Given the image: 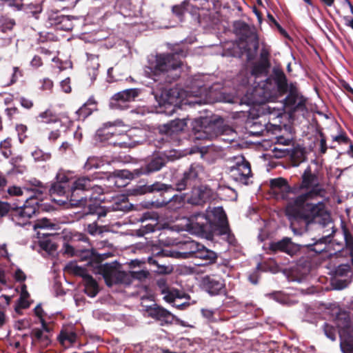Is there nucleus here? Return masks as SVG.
<instances>
[{
	"mask_svg": "<svg viewBox=\"0 0 353 353\" xmlns=\"http://www.w3.org/2000/svg\"><path fill=\"white\" fill-rule=\"evenodd\" d=\"M288 93L279 106L268 105L265 110L272 118L283 116L285 105L300 107L304 105L305 99L300 95L296 83H288L284 72L279 68H274L272 74L261 85L253 89L249 101L252 103H263L268 101H274L278 97Z\"/></svg>",
	"mask_w": 353,
	"mask_h": 353,
	"instance_id": "obj_1",
	"label": "nucleus"
},
{
	"mask_svg": "<svg viewBox=\"0 0 353 353\" xmlns=\"http://www.w3.org/2000/svg\"><path fill=\"white\" fill-rule=\"evenodd\" d=\"M301 188L305 189L306 192L291 199L286 206V215L290 219H303L308 221L318 216H324L325 219L329 218L323 201L312 203L313 200L325 197L326 191L309 167L302 175Z\"/></svg>",
	"mask_w": 353,
	"mask_h": 353,
	"instance_id": "obj_2",
	"label": "nucleus"
},
{
	"mask_svg": "<svg viewBox=\"0 0 353 353\" xmlns=\"http://www.w3.org/2000/svg\"><path fill=\"white\" fill-rule=\"evenodd\" d=\"M99 273L102 275L106 285L109 287L118 283L129 285L133 279L141 281L147 278L149 274L145 270L121 271L108 264L100 266Z\"/></svg>",
	"mask_w": 353,
	"mask_h": 353,
	"instance_id": "obj_3",
	"label": "nucleus"
},
{
	"mask_svg": "<svg viewBox=\"0 0 353 353\" xmlns=\"http://www.w3.org/2000/svg\"><path fill=\"white\" fill-rule=\"evenodd\" d=\"M181 63L174 54H161L157 55L155 64L151 65L154 75H162L167 82H170L179 77V69Z\"/></svg>",
	"mask_w": 353,
	"mask_h": 353,
	"instance_id": "obj_4",
	"label": "nucleus"
},
{
	"mask_svg": "<svg viewBox=\"0 0 353 353\" xmlns=\"http://www.w3.org/2000/svg\"><path fill=\"white\" fill-rule=\"evenodd\" d=\"M90 189L99 190L100 188L93 184L89 177H80L72 183V185L70 188V192L66 195V200H59L58 202L61 205L68 203L72 206L87 205V196H83L81 193Z\"/></svg>",
	"mask_w": 353,
	"mask_h": 353,
	"instance_id": "obj_5",
	"label": "nucleus"
},
{
	"mask_svg": "<svg viewBox=\"0 0 353 353\" xmlns=\"http://www.w3.org/2000/svg\"><path fill=\"white\" fill-rule=\"evenodd\" d=\"M193 130L196 139H212L219 134L231 135L234 133L230 128L220 129L217 123L211 122L208 118L196 119L193 124Z\"/></svg>",
	"mask_w": 353,
	"mask_h": 353,
	"instance_id": "obj_6",
	"label": "nucleus"
},
{
	"mask_svg": "<svg viewBox=\"0 0 353 353\" xmlns=\"http://www.w3.org/2000/svg\"><path fill=\"white\" fill-rule=\"evenodd\" d=\"M228 172L230 177L242 184H248V180L252 176L250 163L243 156L233 157L229 160Z\"/></svg>",
	"mask_w": 353,
	"mask_h": 353,
	"instance_id": "obj_7",
	"label": "nucleus"
},
{
	"mask_svg": "<svg viewBox=\"0 0 353 353\" xmlns=\"http://www.w3.org/2000/svg\"><path fill=\"white\" fill-rule=\"evenodd\" d=\"M336 325L343 353H353V326L348 315L343 314L337 318Z\"/></svg>",
	"mask_w": 353,
	"mask_h": 353,
	"instance_id": "obj_8",
	"label": "nucleus"
},
{
	"mask_svg": "<svg viewBox=\"0 0 353 353\" xmlns=\"http://www.w3.org/2000/svg\"><path fill=\"white\" fill-rule=\"evenodd\" d=\"M22 206L14 208L13 219L19 225H24L36 212L38 205L32 196H25Z\"/></svg>",
	"mask_w": 353,
	"mask_h": 353,
	"instance_id": "obj_9",
	"label": "nucleus"
},
{
	"mask_svg": "<svg viewBox=\"0 0 353 353\" xmlns=\"http://www.w3.org/2000/svg\"><path fill=\"white\" fill-rule=\"evenodd\" d=\"M210 221L205 214H195L185 220L186 230L196 235L211 232Z\"/></svg>",
	"mask_w": 353,
	"mask_h": 353,
	"instance_id": "obj_10",
	"label": "nucleus"
},
{
	"mask_svg": "<svg viewBox=\"0 0 353 353\" xmlns=\"http://www.w3.org/2000/svg\"><path fill=\"white\" fill-rule=\"evenodd\" d=\"M181 97L182 94L176 88L163 90L159 96L157 94H155L156 100L159 106L170 109L168 112L169 114H172L175 111L176 107L181 101Z\"/></svg>",
	"mask_w": 353,
	"mask_h": 353,
	"instance_id": "obj_11",
	"label": "nucleus"
},
{
	"mask_svg": "<svg viewBox=\"0 0 353 353\" xmlns=\"http://www.w3.org/2000/svg\"><path fill=\"white\" fill-rule=\"evenodd\" d=\"M140 93L137 88L126 89L115 94L110 100V105L112 109L124 110L128 108V103L134 101Z\"/></svg>",
	"mask_w": 353,
	"mask_h": 353,
	"instance_id": "obj_12",
	"label": "nucleus"
},
{
	"mask_svg": "<svg viewBox=\"0 0 353 353\" xmlns=\"http://www.w3.org/2000/svg\"><path fill=\"white\" fill-rule=\"evenodd\" d=\"M207 217L210 219V226L212 231L216 226L221 227V233L227 234L228 225L226 214L222 207L214 208L212 210L207 211Z\"/></svg>",
	"mask_w": 353,
	"mask_h": 353,
	"instance_id": "obj_13",
	"label": "nucleus"
},
{
	"mask_svg": "<svg viewBox=\"0 0 353 353\" xmlns=\"http://www.w3.org/2000/svg\"><path fill=\"white\" fill-rule=\"evenodd\" d=\"M301 245L294 243L292 241L290 238L285 237L281 240L272 242L270 245V248L272 251L282 252L291 256L296 255L300 250Z\"/></svg>",
	"mask_w": 353,
	"mask_h": 353,
	"instance_id": "obj_14",
	"label": "nucleus"
},
{
	"mask_svg": "<svg viewBox=\"0 0 353 353\" xmlns=\"http://www.w3.org/2000/svg\"><path fill=\"white\" fill-rule=\"evenodd\" d=\"M214 197L213 191L207 186L201 185L194 188L188 201L192 205H202L210 201Z\"/></svg>",
	"mask_w": 353,
	"mask_h": 353,
	"instance_id": "obj_15",
	"label": "nucleus"
},
{
	"mask_svg": "<svg viewBox=\"0 0 353 353\" xmlns=\"http://www.w3.org/2000/svg\"><path fill=\"white\" fill-rule=\"evenodd\" d=\"M201 286L209 294L216 295L223 290L225 284L218 276H205L201 280Z\"/></svg>",
	"mask_w": 353,
	"mask_h": 353,
	"instance_id": "obj_16",
	"label": "nucleus"
},
{
	"mask_svg": "<svg viewBox=\"0 0 353 353\" xmlns=\"http://www.w3.org/2000/svg\"><path fill=\"white\" fill-rule=\"evenodd\" d=\"M166 163V159L164 156L157 155L145 165L139 169L134 170L136 175L149 174L152 172L160 170Z\"/></svg>",
	"mask_w": 353,
	"mask_h": 353,
	"instance_id": "obj_17",
	"label": "nucleus"
},
{
	"mask_svg": "<svg viewBox=\"0 0 353 353\" xmlns=\"http://www.w3.org/2000/svg\"><path fill=\"white\" fill-rule=\"evenodd\" d=\"M150 316L161 322V325L171 323L174 320V315L162 307L154 305L147 310Z\"/></svg>",
	"mask_w": 353,
	"mask_h": 353,
	"instance_id": "obj_18",
	"label": "nucleus"
},
{
	"mask_svg": "<svg viewBox=\"0 0 353 353\" xmlns=\"http://www.w3.org/2000/svg\"><path fill=\"white\" fill-rule=\"evenodd\" d=\"M202 172L203 168L199 164H192L189 170L184 172L182 180L176 183V190H184L188 185H190L191 181L196 179Z\"/></svg>",
	"mask_w": 353,
	"mask_h": 353,
	"instance_id": "obj_19",
	"label": "nucleus"
},
{
	"mask_svg": "<svg viewBox=\"0 0 353 353\" xmlns=\"http://www.w3.org/2000/svg\"><path fill=\"white\" fill-rule=\"evenodd\" d=\"M158 287L163 295V299L168 303H173L176 299H182L183 294L172 288H170L166 285L164 279H159L157 281Z\"/></svg>",
	"mask_w": 353,
	"mask_h": 353,
	"instance_id": "obj_20",
	"label": "nucleus"
},
{
	"mask_svg": "<svg viewBox=\"0 0 353 353\" xmlns=\"http://www.w3.org/2000/svg\"><path fill=\"white\" fill-rule=\"evenodd\" d=\"M27 185L29 186L25 187L24 190L28 194L32 192L33 195L31 196L34 199H41L43 195L46 194L48 190V186L36 179L29 180Z\"/></svg>",
	"mask_w": 353,
	"mask_h": 353,
	"instance_id": "obj_21",
	"label": "nucleus"
},
{
	"mask_svg": "<svg viewBox=\"0 0 353 353\" xmlns=\"http://www.w3.org/2000/svg\"><path fill=\"white\" fill-rule=\"evenodd\" d=\"M183 246L185 251L173 252H172L171 256L177 259H188L190 257L194 258L196 255L198 250L199 248H201V244L194 241H190L185 242Z\"/></svg>",
	"mask_w": 353,
	"mask_h": 353,
	"instance_id": "obj_22",
	"label": "nucleus"
},
{
	"mask_svg": "<svg viewBox=\"0 0 353 353\" xmlns=\"http://www.w3.org/2000/svg\"><path fill=\"white\" fill-rule=\"evenodd\" d=\"M186 125V119H175L170 121V123L160 125L159 132L161 134L172 135V134L177 133L183 130Z\"/></svg>",
	"mask_w": 353,
	"mask_h": 353,
	"instance_id": "obj_23",
	"label": "nucleus"
},
{
	"mask_svg": "<svg viewBox=\"0 0 353 353\" xmlns=\"http://www.w3.org/2000/svg\"><path fill=\"white\" fill-rule=\"evenodd\" d=\"M183 203L184 198L181 195L174 194L167 200L163 199L162 201H157L154 205L158 208L168 205V209L175 211L181 208Z\"/></svg>",
	"mask_w": 353,
	"mask_h": 353,
	"instance_id": "obj_24",
	"label": "nucleus"
},
{
	"mask_svg": "<svg viewBox=\"0 0 353 353\" xmlns=\"http://www.w3.org/2000/svg\"><path fill=\"white\" fill-rule=\"evenodd\" d=\"M158 216L157 214H153L150 212H146L143 214L141 218V222L144 223L147 221L150 220L152 222L142 225L139 230V234L140 235H144L154 231V228L157 225Z\"/></svg>",
	"mask_w": 353,
	"mask_h": 353,
	"instance_id": "obj_25",
	"label": "nucleus"
},
{
	"mask_svg": "<svg viewBox=\"0 0 353 353\" xmlns=\"http://www.w3.org/2000/svg\"><path fill=\"white\" fill-rule=\"evenodd\" d=\"M270 186L274 194H281V198H287L288 193L290 192V186L284 179L277 178L272 179L270 181Z\"/></svg>",
	"mask_w": 353,
	"mask_h": 353,
	"instance_id": "obj_26",
	"label": "nucleus"
},
{
	"mask_svg": "<svg viewBox=\"0 0 353 353\" xmlns=\"http://www.w3.org/2000/svg\"><path fill=\"white\" fill-rule=\"evenodd\" d=\"M208 86L202 84L199 79H194L190 92L194 96H204L206 98L205 103H207L211 99V91H208Z\"/></svg>",
	"mask_w": 353,
	"mask_h": 353,
	"instance_id": "obj_27",
	"label": "nucleus"
},
{
	"mask_svg": "<svg viewBox=\"0 0 353 353\" xmlns=\"http://www.w3.org/2000/svg\"><path fill=\"white\" fill-rule=\"evenodd\" d=\"M194 258L203 260L205 261L204 263L199 264L200 265H203L214 262L216 258V254L213 251L207 249L201 245V248H199Z\"/></svg>",
	"mask_w": 353,
	"mask_h": 353,
	"instance_id": "obj_28",
	"label": "nucleus"
},
{
	"mask_svg": "<svg viewBox=\"0 0 353 353\" xmlns=\"http://www.w3.org/2000/svg\"><path fill=\"white\" fill-rule=\"evenodd\" d=\"M34 228L43 229L49 230H59V224L54 220L48 219L47 218H42L37 220L34 225Z\"/></svg>",
	"mask_w": 353,
	"mask_h": 353,
	"instance_id": "obj_29",
	"label": "nucleus"
},
{
	"mask_svg": "<svg viewBox=\"0 0 353 353\" xmlns=\"http://www.w3.org/2000/svg\"><path fill=\"white\" fill-rule=\"evenodd\" d=\"M37 119L39 122L48 124L58 123L61 125L63 123V121H60L50 110H46L44 112H41Z\"/></svg>",
	"mask_w": 353,
	"mask_h": 353,
	"instance_id": "obj_30",
	"label": "nucleus"
},
{
	"mask_svg": "<svg viewBox=\"0 0 353 353\" xmlns=\"http://www.w3.org/2000/svg\"><path fill=\"white\" fill-rule=\"evenodd\" d=\"M85 285V292L90 297H94L99 292V286L93 278L90 276L85 277L83 281Z\"/></svg>",
	"mask_w": 353,
	"mask_h": 353,
	"instance_id": "obj_31",
	"label": "nucleus"
},
{
	"mask_svg": "<svg viewBox=\"0 0 353 353\" xmlns=\"http://www.w3.org/2000/svg\"><path fill=\"white\" fill-rule=\"evenodd\" d=\"M108 125L110 127L112 125L110 123H105L104 125V128L98 130L97 132L96 136L98 137L100 141L108 140L110 137L117 134L115 129L108 128Z\"/></svg>",
	"mask_w": 353,
	"mask_h": 353,
	"instance_id": "obj_32",
	"label": "nucleus"
},
{
	"mask_svg": "<svg viewBox=\"0 0 353 353\" xmlns=\"http://www.w3.org/2000/svg\"><path fill=\"white\" fill-rule=\"evenodd\" d=\"M65 269L70 273L81 276L83 281L85 279V277L90 276L85 268L79 266L75 262L69 263L66 265Z\"/></svg>",
	"mask_w": 353,
	"mask_h": 353,
	"instance_id": "obj_33",
	"label": "nucleus"
},
{
	"mask_svg": "<svg viewBox=\"0 0 353 353\" xmlns=\"http://www.w3.org/2000/svg\"><path fill=\"white\" fill-rule=\"evenodd\" d=\"M22 9L26 12L31 13L33 15L40 13L42 10V7L40 0H35L34 1L28 3H23L21 5Z\"/></svg>",
	"mask_w": 353,
	"mask_h": 353,
	"instance_id": "obj_34",
	"label": "nucleus"
},
{
	"mask_svg": "<svg viewBox=\"0 0 353 353\" xmlns=\"http://www.w3.org/2000/svg\"><path fill=\"white\" fill-rule=\"evenodd\" d=\"M268 68V61L265 60L255 63L252 69V74L256 77L265 74Z\"/></svg>",
	"mask_w": 353,
	"mask_h": 353,
	"instance_id": "obj_35",
	"label": "nucleus"
},
{
	"mask_svg": "<svg viewBox=\"0 0 353 353\" xmlns=\"http://www.w3.org/2000/svg\"><path fill=\"white\" fill-rule=\"evenodd\" d=\"M104 165L103 160L101 158L96 157H90L88 158L84 168L87 170H90L92 168H99Z\"/></svg>",
	"mask_w": 353,
	"mask_h": 353,
	"instance_id": "obj_36",
	"label": "nucleus"
},
{
	"mask_svg": "<svg viewBox=\"0 0 353 353\" xmlns=\"http://www.w3.org/2000/svg\"><path fill=\"white\" fill-rule=\"evenodd\" d=\"M68 188V185H65L61 183H54L51 185V188L49 189L50 194L52 196L54 194H57L59 196H62L65 194H68L70 192V189L68 190V192H67L66 188Z\"/></svg>",
	"mask_w": 353,
	"mask_h": 353,
	"instance_id": "obj_37",
	"label": "nucleus"
},
{
	"mask_svg": "<svg viewBox=\"0 0 353 353\" xmlns=\"http://www.w3.org/2000/svg\"><path fill=\"white\" fill-rule=\"evenodd\" d=\"M148 263L157 267V269L154 271L159 274H168L172 270V268L170 266H167L164 264H160L159 261L152 257L148 258Z\"/></svg>",
	"mask_w": 353,
	"mask_h": 353,
	"instance_id": "obj_38",
	"label": "nucleus"
},
{
	"mask_svg": "<svg viewBox=\"0 0 353 353\" xmlns=\"http://www.w3.org/2000/svg\"><path fill=\"white\" fill-rule=\"evenodd\" d=\"M35 161H47L51 159V153L45 152L39 148H36L31 152Z\"/></svg>",
	"mask_w": 353,
	"mask_h": 353,
	"instance_id": "obj_39",
	"label": "nucleus"
},
{
	"mask_svg": "<svg viewBox=\"0 0 353 353\" xmlns=\"http://www.w3.org/2000/svg\"><path fill=\"white\" fill-rule=\"evenodd\" d=\"M40 248L47 252L48 253H52L57 249V245L49 239H43L39 241Z\"/></svg>",
	"mask_w": 353,
	"mask_h": 353,
	"instance_id": "obj_40",
	"label": "nucleus"
},
{
	"mask_svg": "<svg viewBox=\"0 0 353 353\" xmlns=\"http://www.w3.org/2000/svg\"><path fill=\"white\" fill-rule=\"evenodd\" d=\"M11 146V139H6L0 143V150L1 151L2 154L6 157L8 158L12 152L10 150Z\"/></svg>",
	"mask_w": 353,
	"mask_h": 353,
	"instance_id": "obj_41",
	"label": "nucleus"
},
{
	"mask_svg": "<svg viewBox=\"0 0 353 353\" xmlns=\"http://www.w3.org/2000/svg\"><path fill=\"white\" fill-rule=\"evenodd\" d=\"M271 298L283 305H290V298L281 292H276L270 295Z\"/></svg>",
	"mask_w": 353,
	"mask_h": 353,
	"instance_id": "obj_42",
	"label": "nucleus"
},
{
	"mask_svg": "<svg viewBox=\"0 0 353 353\" xmlns=\"http://www.w3.org/2000/svg\"><path fill=\"white\" fill-rule=\"evenodd\" d=\"M8 194L12 196H20L26 194V196H28V192H26L23 188L17 185H12L8 188L7 190Z\"/></svg>",
	"mask_w": 353,
	"mask_h": 353,
	"instance_id": "obj_43",
	"label": "nucleus"
},
{
	"mask_svg": "<svg viewBox=\"0 0 353 353\" xmlns=\"http://www.w3.org/2000/svg\"><path fill=\"white\" fill-rule=\"evenodd\" d=\"M351 268L348 264H341L339 265L335 270V276H347L350 273Z\"/></svg>",
	"mask_w": 353,
	"mask_h": 353,
	"instance_id": "obj_44",
	"label": "nucleus"
},
{
	"mask_svg": "<svg viewBox=\"0 0 353 353\" xmlns=\"http://www.w3.org/2000/svg\"><path fill=\"white\" fill-rule=\"evenodd\" d=\"M172 187L170 185H166L165 183H162L160 182H157L152 184L149 187V190L151 192L157 191H165L168 192L169 190H172Z\"/></svg>",
	"mask_w": 353,
	"mask_h": 353,
	"instance_id": "obj_45",
	"label": "nucleus"
},
{
	"mask_svg": "<svg viewBox=\"0 0 353 353\" xmlns=\"http://www.w3.org/2000/svg\"><path fill=\"white\" fill-rule=\"evenodd\" d=\"M69 173L63 170H59L56 176L57 183L67 185L70 180Z\"/></svg>",
	"mask_w": 353,
	"mask_h": 353,
	"instance_id": "obj_46",
	"label": "nucleus"
},
{
	"mask_svg": "<svg viewBox=\"0 0 353 353\" xmlns=\"http://www.w3.org/2000/svg\"><path fill=\"white\" fill-rule=\"evenodd\" d=\"M114 176L121 178L124 181H128L134 177V174L128 170H119L115 172Z\"/></svg>",
	"mask_w": 353,
	"mask_h": 353,
	"instance_id": "obj_47",
	"label": "nucleus"
},
{
	"mask_svg": "<svg viewBox=\"0 0 353 353\" xmlns=\"http://www.w3.org/2000/svg\"><path fill=\"white\" fill-rule=\"evenodd\" d=\"M323 331L328 339L332 341H334L336 339V331L332 325L325 323L323 325Z\"/></svg>",
	"mask_w": 353,
	"mask_h": 353,
	"instance_id": "obj_48",
	"label": "nucleus"
},
{
	"mask_svg": "<svg viewBox=\"0 0 353 353\" xmlns=\"http://www.w3.org/2000/svg\"><path fill=\"white\" fill-rule=\"evenodd\" d=\"M77 335L74 332H61L60 334V341L61 343L68 341L70 343L75 342Z\"/></svg>",
	"mask_w": 353,
	"mask_h": 353,
	"instance_id": "obj_49",
	"label": "nucleus"
},
{
	"mask_svg": "<svg viewBox=\"0 0 353 353\" xmlns=\"http://www.w3.org/2000/svg\"><path fill=\"white\" fill-rule=\"evenodd\" d=\"M92 112V110L88 109L86 106V104H84L78 110H77L76 114L78 115L79 119H85L91 114Z\"/></svg>",
	"mask_w": 353,
	"mask_h": 353,
	"instance_id": "obj_50",
	"label": "nucleus"
},
{
	"mask_svg": "<svg viewBox=\"0 0 353 353\" xmlns=\"http://www.w3.org/2000/svg\"><path fill=\"white\" fill-rule=\"evenodd\" d=\"M28 297L29 293L28 292L21 293L20 299L19 301V304L21 307L26 308L29 307L30 303L28 301Z\"/></svg>",
	"mask_w": 353,
	"mask_h": 353,
	"instance_id": "obj_51",
	"label": "nucleus"
},
{
	"mask_svg": "<svg viewBox=\"0 0 353 353\" xmlns=\"http://www.w3.org/2000/svg\"><path fill=\"white\" fill-rule=\"evenodd\" d=\"M109 181L111 183H113L114 185L117 187H124L128 184V181H124V180H121V178L117 177L114 175H112L109 177Z\"/></svg>",
	"mask_w": 353,
	"mask_h": 353,
	"instance_id": "obj_52",
	"label": "nucleus"
},
{
	"mask_svg": "<svg viewBox=\"0 0 353 353\" xmlns=\"http://www.w3.org/2000/svg\"><path fill=\"white\" fill-rule=\"evenodd\" d=\"M349 283V281L347 279L344 280H340V279H335L334 281V285L335 289L337 290H342L347 286Z\"/></svg>",
	"mask_w": 353,
	"mask_h": 353,
	"instance_id": "obj_53",
	"label": "nucleus"
},
{
	"mask_svg": "<svg viewBox=\"0 0 353 353\" xmlns=\"http://www.w3.org/2000/svg\"><path fill=\"white\" fill-rule=\"evenodd\" d=\"M34 312H35L36 315L38 316L41 319V325H42L43 329L46 330L47 332H48V329L47 327V325H46L44 320L42 319L43 310H42L41 307L39 305H37L34 308Z\"/></svg>",
	"mask_w": 353,
	"mask_h": 353,
	"instance_id": "obj_54",
	"label": "nucleus"
},
{
	"mask_svg": "<svg viewBox=\"0 0 353 353\" xmlns=\"http://www.w3.org/2000/svg\"><path fill=\"white\" fill-rule=\"evenodd\" d=\"M88 232L92 235H96L101 232V229L98 227L96 223L88 224Z\"/></svg>",
	"mask_w": 353,
	"mask_h": 353,
	"instance_id": "obj_55",
	"label": "nucleus"
},
{
	"mask_svg": "<svg viewBox=\"0 0 353 353\" xmlns=\"http://www.w3.org/2000/svg\"><path fill=\"white\" fill-rule=\"evenodd\" d=\"M14 277L16 281L22 282L24 281L26 279V276L25 273L21 270L17 268L14 273Z\"/></svg>",
	"mask_w": 353,
	"mask_h": 353,
	"instance_id": "obj_56",
	"label": "nucleus"
},
{
	"mask_svg": "<svg viewBox=\"0 0 353 353\" xmlns=\"http://www.w3.org/2000/svg\"><path fill=\"white\" fill-rule=\"evenodd\" d=\"M53 87V83L52 81L48 79H43L42 81V84L41 86V89L43 90H50Z\"/></svg>",
	"mask_w": 353,
	"mask_h": 353,
	"instance_id": "obj_57",
	"label": "nucleus"
},
{
	"mask_svg": "<svg viewBox=\"0 0 353 353\" xmlns=\"http://www.w3.org/2000/svg\"><path fill=\"white\" fill-rule=\"evenodd\" d=\"M10 208V204L6 202L0 201V216H5Z\"/></svg>",
	"mask_w": 353,
	"mask_h": 353,
	"instance_id": "obj_58",
	"label": "nucleus"
},
{
	"mask_svg": "<svg viewBox=\"0 0 353 353\" xmlns=\"http://www.w3.org/2000/svg\"><path fill=\"white\" fill-rule=\"evenodd\" d=\"M172 12L181 20L182 16L184 14V8L182 6H175L172 8Z\"/></svg>",
	"mask_w": 353,
	"mask_h": 353,
	"instance_id": "obj_59",
	"label": "nucleus"
},
{
	"mask_svg": "<svg viewBox=\"0 0 353 353\" xmlns=\"http://www.w3.org/2000/svg\"><path fill=\"white\" fill-rule=\"evenodd\" d=\"M70 83V82L69 79H65L61 82V87L62 90L66 93L71 91Z\"/></svg>",
	"mask_w": 353,
	"mask_h": 353,
	"instance_id": "obj_60",
	"label": "nucleus"
},
{
	"mask_svg": "<svg viewBox=\"0 0 353 353\" xmlns=\"http://www.w3.org/2000/svg\"><path fill=\"white\" fill-rule=\"evenodd\" d=\"M19 100L21 105L27 109L30 108L33 105L31 100L25 97H21Z\"/></svg>",
	"mask_w": 353,
	"mask_h": 353,
	"instance_id": "obj_61",
	"label": "nucleus"
},
{
	"mask_svg": "<svg viewBox=\"0 0 353 353\" xmlns=\"http://www.w3.org/2000/svg\"><path fill=\"white\" fill-rule=\"evenodd\" d=\"M332 139L334 141H336L339 143L347 142V137L343 134L334 136L332 137Z\"/></svg>",
	"mask_w": 353,
	"mask_h": 353,
	"instance_id": "obj_62",
	"label": "nucleus"
},
{
	"mask_svg": "<svg viewBox=\"0 0 353 353\" xmlns=\"http://www.w3.org/2000/svg\"><path fill=\"white\" fill-rule=\"evenodd\" d=\"M201 312H202L203 316L204 317H205L206 319H209L210 321L214 320V319H213V315H214L213 310H208V309H203L201 310Z\"/></svg>",
	"mask_w": 353,
	"mask_h": 353,
	"instance_id": "obj_63",
	"label": "nucleus"
},
{
	"mask_svg": "<svg viewBox=\"0 0 353 353\" xmlns=\"http://www.w3.org/2000/svg\"><path fill=\"white\" fill-rule=\"evenodd\" d=\"M32 66L39 68L42 65L41 59L38 56H34L31 61Z\"/></svg>",
	"mask_w": 353,
	"mask_h": 353,
	"instance_id": "obj_64",
	"label": "nucleus"
}]
</instances>
